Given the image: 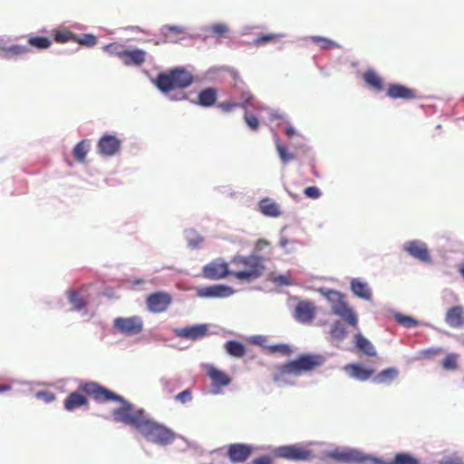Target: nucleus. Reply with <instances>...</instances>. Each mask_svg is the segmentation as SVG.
Instances as JSON below:
<instances>
[{"label": "nucleus", "instance_id": "f257e3e1", "mask_svg": "<svg viewBox=\"0 0 464 464\" xmlns=\"http://www.w3.org/2000/svg\"><path fill=\"white\" fill-rule=\"evenodd\" d=\"M113 420L135 428L144 439L160 447L171 445L178 435L169 428L152 420L142 408L133 403L118 407L112 411Z\"/></svg>", "mask_w": 464, "mask_h": 464}, {"label": "nucleus", "instance_id": "f03ea898", "mask_svg": "<svg viewBox=\"0 0 464 464\" xmlns=\"http://www.w3.org/2000/svg\"><path fill=\"white\" fill-rule=\"evenodd\" d=\"M323 456L343 463H363L370 460L372 464H420L419 459L409 452L396 453L393 459L387 462L378 457L364 454L358 449L349 447L324 451Z\"/></svg>", "mask_w": 464, "mask_h": 464}, {"label": "nucleus", "instance_id": "7ed1b4c3", "mask_svg": "<svg viewBox=\"0 0 464 464\" xmlns=\"http://www.w3.org/2000/svg\"><path fill=\"white\" fill-rule=\"evenodd\" d=\"M194 82L193 74L184 66H176L167 72L157 74L153 84L163 94H168L175 90H185Z\"/></svg>", "mask_w": 464, "mask_h": 464}, {"label": "nucleus", "instance_id": "20e7f679", "mask_svg": "<svg viewBox=\"0 0 464 464\" xmlns=\"http://www.w3.org/2000/svg\"><path fill=\"white\" fill-rule=\"evenodd\" d=\"M325 362V358L321 354L316 353H303L295 359L287 362L280 367V377L277 382L280 385L288 384L284 380L285 375L300 376L304 372H311L314 369L322 366Z\"/></svg>", "mask_w": 464, "mask_h": 464}, {"label": "nucleus", "instance_id": "39448f33", "mask_svg": "<svg viewBox=\"0 0 464 464\" xmlns=\"http://www.w3.org/2000/svg\"><path fill=\"white\" fill-rule=\"evenodd\" d=\"M318 292L326 298L331 306L333 314L341 318L345 324L358 330V315L344 300V295L334 289L319 288Z\"/></svg>", "mask_w": 464, "mask_h": 464}, {"label": "nucleus", "instance_id": "423d86ee", "mask_svg": "<svg viewBox=\"0 0 464 464\" xmlns=\"http://www.w3.org/2000/svg\"><path fill=\"white\" fill-rule=\"evenodd\" d=\"M231 264L244 266L245 269L234 271L233 276L239 281L252 282L261 277L265 271V259L252 253L248 256L237 255L233 256Z\"/></svg>", "mask_w": 464, "mask_h": 464}, {"label": "nucleus", "instance_id": "0eeeda50", "mask_svg": "<svg viewBox=\"0 0 464 464\" xmlns=\"http://www.w3.org/2000/svg\"><path fill=\"white\" fill-rule=\"evenodd\" d=\"M273 453L276 458L292 461H310L315 457L311 450L299 443L276 447Z\"/></svg>", "mask_w": 464, "mask_h": 464}, {"label": "nucleus", "instance_id": "6e6552de", "mask_svg": "<svg viewBox=\"0 0 464 464\" xmlns=\"http://www.w3.org/2000/svg\"><path fill=\"white\" fill-rule=\"evenodd\" d=\"M79 388L86 394L94 395L95 399H98L99 396H102L107 401H112L120 402V407H126V404L130 403V401L123 398L121 395L100 385L95 382H82L80 384Z\"/></svg>", "mask_w": 464, "mask_h": 464}, {"label": "nucleus", "instance_id": "1a4fd4ad", "mask_svg": "<svg viewBox=\"0 0 464 464\" xmlns=\"http://www.w3.org/2000/svg\"><path fill=\"white\" fill-rule=\"evenodd\" d=\"M143 320L138 315L130 317H116L113 321V327L124 335H136L143 330Z\"/></svg>", "mask_w": 464, "mask_h": 464}, {"label": "nucleus", "instance_id": "9d476101", "mask_svg": "<svg viewBox=\"0 0 464 464\" xmlns=\"http://www.w3.org/2000/svg\"><path fill=\"white\" fill-rule=\"evenodd\" d=\"M234 271L228 268L227 263L222 258H216L210 263L205 265L202 268L203 277L209 280H219L227 276H233Z\"/></svg>", "mask_w": 464, "mask_h": 464}, {"label": "nucleus", "instance_id": "9b49d317", "mask_svg": "<svg viewBox=\"0 0 464 464\" xmlns=\"http://www.w3.org/2000/svg\"><path fill=\"white\" fill-rule=\"evenodd\" d=\"M121 148V140L111 133L103 134L97 142V152L103 158L115 156Z\"/></svg>", "mask_w": 464, "mask_h": 464}, {"label": "nucleus", "instance_id": "f8f14e48", "mask_svg": "<svg viewBox=\"0 0 464 464\" xmlns=\"http://www.w3.org/2000/svg\"><path fill=\"white\" fill-rule=\"evenodd\" d=\"M209 328L210 324H196L182 328H175L173 332L179 338L198 341L209 334Z\"/></svg>", "mask_w": 464, "mask_h": 464}, {"label": "nucleus", "instance_id": "ddd939ff", "mask_svg": "<svg viewBox=\"0 0 464 464\" xmlns=\"http://www.w3.org/2000/svg\"><path fill=\"white\" fill-rule=\"evenodd\" d=\"M402 249L411 257L420 262H431V256L430 255L428 246L421 240L413 239L406 241L402 246Z\"/></svg>", "mask_w": 464, "mask_h": 464}, {"label": "nucleus", "instance_id": "4468645a", "mask_svg": "<svg viewBox=\"0 0 464 464\" xmlns=\"http://www.w3.org/2000/svg\"><path fill=\"white\" fill-rule=\"evenodd\" d=\"M196 293L200 298H227L235 294V290L229 285L218 284L198 287Z\"/></svg>", "mask_w": 464, "mask_h": 464}, {"label": "nucleus", "instance_id": "2eb2a0df", "mask_svg": "<svg viewBox=\"0 0 464 464\" xmlns=\"http://www.w3.org/2000/svg\"><path fill=\"white\" fill-rule=\"evenodd\" d=\"M172 303V297L169 293L159 291L150 294L147 297V307L149 311L160 314L165 312Z\"/></svg>", "mask_w": 464, "mask_h": 464}, {"label": "nucleus", "instance_id": "dca6fc26", "mask_svg": "<svg viewBox=\"0 0 464 464\" xmlns=\"http://www.w3.org/2000/svg\"><path fill=\"white\" fill-rule=\"evenodd\" d=\"M253 446L246 443H232L227 446V455L231 462L243 463L252 454Z\"/></svg>", "mask_w": 464, "mask_h": 464}, {"label": "nucleus", "instance_id": "f3484780", "mask_svg": "<svg viewBox=\"0 0 464 464\" xmlns=\"http://www.w3.org/2000/svg\"><path fill=\"white\" fill-rule=\"evenodd\" d=\"M343 370L350 378L359 382L368 381L372 378L374 373L372 368L366 367L360 362L348 363L344 366Z\"/></svg>", "mask_w": 464, "mask_h": 464}, {"label": "nucleus", "instance_id": "a211bd4d", "mask_svg": "<svg viewBox=\"0 0 464 464\" xmlns=\"http://www.w3.org/2000/svg\"><path fill=\"white\" fill-rule=\"evenodd\" d=\"M295 319L301 324H309L315 317V307L309 301H300L295 305Z\"/></svg>", "mask_w": 464, "mask_h": 464}, {"label": "nucleus", "instance_id": "6ab92c4d", "mask_svg": "<svg viewBox=\"0 0 464 464\" xmlns=\"http://www.w3.org/2000/svg\"><path fill=\"white\" fill-rule=\"evenodd\" d=\"M218 101V91L214 87H206L198 93L197 100H190V102L202 108L213 107Z\"/></svg>", "mask_w": 464, "mask_h": 464}, {"label": "nucleus", "instance_id": "aec40b11", "mask_svg": "<svg viewBox=\"0 0 464 464\" xmlns=\"http://www.w3.org/2000/svg\"><path fill=\"white\" fill-rule=\"evenodd\" d=\"M446 324L455 329L464 326V307L461 305H455L450 307L445 315Z\"/></svg>", "mask_w": 464, "mask_h": 464}, {"label": "nucleus", "instance_id": "412c9836", "mask_svg": "<svg viewBox=\"0 0 464 464\" xmlns=\"http://www.w3.org/2000/svg\"><path fill=\"white\" fill-rule=\"evenodd\" d=\"M387 96L392 99L413 100L416 98L414 90L399 83L390 84L387 90Z\"/></svg>", "mask_w": 464, "mask_h": 464}, {"label": "nucleus", "instance_id": "4be33fe9", "mask_svg": "<svg viewBox=\"0 0 464 464\" xmlns=\"http://www.w3.org/2000/svg\"><path fill=\"white\" fill-rule=\"evenodd\" d=\"M400 374L399 370L396 367H388L378 373L373 374L372 382L374 384L380 385H391L395 380L398 379Z\"/></svg>", "mask_w": 464, "mask_h": 464}, {"label": "nucleus", "instance_id": "5701e85b", "mask_svg": "<svg viewBox=\"0 0 464 464\" xmlns=\"http://www.w3.org/2000/svg\"><path fill=\"white\" fill-rule=\"evenodd\" d=\"M353 344L355 349L364 355L371 357L377 355L373 344L361 332L354 334Z\"/></svg>", "mask_w": 464, "mask_h": 464}, {"label": "nucleus", "instance_id": "b1692460", "mask_svg": "<svg viewBox=\"0 0 464 464\" xmlns=\"http://www.w3.org/2000/svg\"><path fill=\"white\" fill-rule=\"evenodd\" d=\"M146 57V52L142 49H125L123 52L122 63L126 66H140L144 63Z\"/></svg>", "mask_w": 464, "mask_h": 464}, {"label": "nucleus", "instance_id": "393cba45", "mask_svg": "<svg viewBox=\"0 0 464 464\" xmlns=\"http://www.w3.org/2000/svg\"><path fill=\"white\" fill-rule=\"evenodd\" d=\"M31 51L28 45L13 44L7 47H0V58L11 60L19 56H23Z\"/></svg>", "mask_w": 464, "mask_h": 464}, {"label": "nucleus", "instance_id": "a878e982", "mask_svg": "<svg viewBox=\"0 0 464 464\" xmlns=\"http://www.w3.org/2000/svg\"><path fill=\"white\" fill-rule=\"evenodd\" d=\"M351 290L358 298L363 300H370L372 298V294L368 283L362 281L360 278H353L351 280Z\"/></svg>", "mask_w": 464, "mask_h": 464}, {"label": "nucleus", "instance_id": "bb28decb", "mask_svg": "<svg viewBox=\"0 0 464 464\" xmlns=\"http://www.w3.org/2000/svg\"><path fill=\"white\" fill-rule=\"evenodd\" d=\"M88 403V400L85 395L79 392H71L64 400V409L68 411H72L76 408L84 406Z\"/></svg>", "mask_w": 464, "mask_h": 464}, {"label": "nucleus", "instance_id": "cd10ccee", "mask_svg": "<svg viewBox=\"0 0 464 464\" xmlns=\"http://www.w3.org/2000/svg\"><path fill=\"white\" fill-rule=\"evenodd\" d=\"M66 295L69 304L72 305L71 311L81 312L87 306V300L80 295V292L75 289H69L66 291Z\"/></svg>", "mask_w": 464, "mask_h": 464}, {"label": "nucleus", "instance_id": "c85d7f7f", "mask_svg": "<svg viewBox=\"0 0 464 464\" xmlns=\"http://www.w3.org/2000/svg\"><path fill=\"white\" fill-rule=\"evenodd\" d=\"M259 211L266 217L277 218L281 215L279 206L269 198H265L258 202Z\"/></svg>", "mask_w": 464, "mask_h": 464}, {"label": "nucleus", "instance_id": "c756f323", "mask_svg": "<svg viewBox=\"0 0 464 464\" xmlns=\"http://www.w3.org/2000/svg\"><path fill=\"white\" fill-rule=\"evenodd\" d=\"M208 375L212 380L213 386H227L231 382V379L226 372L214 366L208 367Z\"/></svg>", "mask_w": 464, "mask_h": 464}, {"label": "nucleus", "instance_id": "7c9ffc66", "mask_svg": "<svg viewBox=\"0 0 464 464\" xmlns=\"http://www.w3.org/2000/svg\"><path fill=\"white\" fill-rule=\"evenodd\" d=\"M224 349L229 356L236 358L243 357L246 352L245 344L237 340H229L226 342Z\"/></svg>", "mask_w": 464, "mask_h": 464}, {"label": "nucleus", "instance_id": "2f4dec72", "mask_svg": "<svg viewBox=\"0 0 464 464\" xmlns=\"http://www.w3.org/2000/svg\"><path fill=\"white\" fill-rule=\"evenodd\" d=\"M329 334L331 338L337 342H343L348 335V331L340 320L334 321L330 325Z\"/></svg>", "mask_w": 464, "mask_h": 464}, {"label": "nucleus", "instance_id": "473e14b6", "mask_svg": "<svg viewBox=\"0 0 464 464\" xmlns=\"http://www.w3.org/2000/svg\"><path fill=\"white\" fill-rule=\"evenodd\" d=\"M205 33H208L209 34H205V38L208 36H217L218 38H224L227 36V33L229 32V28L225 23H217L210 26H205L201 29Z\"/></svg>", "mask_w": 464, "mask_h": 464}, {"label": "nucleus", "instance_id": "72a5a7b5", "mask_svg": "<svg viewBox=\"0 0 464 464\" xmlns=\"http://www.w3.org/2000/svg\"><path fill=\"white\" fill-rule=\"evenodd\" d=\"M363 80L365 83L373 88L376 91H382L383 89V83L382 79L372 69L367 70L363 73Z\"/></svg>", "mask_w": 464, "mask_h": 464}, {"label": "nucleus", "instance_id": "f704fd0d", "mask_svg": "<svg viewBox=\"0 0 464 464\" xmlns=\"http://www.w3.org/2000/svg\"><path fill=\"white\" fill-rule=\"evenodd\" d=\"M89 150H90V141L87 140H81L74 146V148L72 150L73 158L78 162H81V163L84 162Z\"/></svg>", "mask_w": 464, "mask_h": 464}, {"label": "nucleus", "instance_id": "c9c22d12", "mask_svg": "<svg viewBox=\"0 0 464 464\" xmlns=\"http://www.w3.org/2000/svg\"><path fill=\"white\" fill-rule=\"evenodd\" d=\"M52 44V41L46 36H30L28 39V46L38 50L48 49Z\"/></svg>", "mask_w": 464, "mask_h": 464}, {"label": "nucleus", "instance_id": "e433bc0d", "mask_svg": "<svg viewBox=\"0 0 464 464\" xmlns=\"http://www.w3.org/2000/svg\"><path fill=\"white\" fill-rule=\"evenodd\" d=\"M394 319L399 324L406 328H414L419 325L418 320L411 316L402 314L401 313H395Z\"/></svg>", "mask_w": 464, "mask_h": 464}, {"label": "nucleus", "instance_id": "4c0bfd02", "mask_svg": "<svg viewBox=\"0 0 464 464\" xmlns=\"http://www.w3.org/2000/svg\"><path fill=\"white\" fill-rule=\"evenodd\" d=\"M185 237L188 240V246L191 249L198 248L200 243L203 241V237L193 229L186 230Z\"/></svg>", "mask_w": 464, "mask_h": 464}, {"label": "nucleus", "instance_id": "58836bf2", "mask_svg": "<svg viewBox=\"0 0 464 464\" xmlns=\"http://www.w3.org/2000/svg\"><path fill=\"white\" fill-rule=\"evenodd\" d=\"M285 37V34H260L253 40L252 44L255 46L265 45L275 39Z\"/></svg>", "mask_w": 464, "mask_h": 464}, {"label": "nucleus", "instance_id": "ea45409f", "mask_svg": "<svg viewBox=\"0 0 464 464\" xmlns=\"http://www.w3.org/2000/svg\"><path fill=\"white\" fill-rule=\"evenodd\" d=\"M79 44L86 47H93L98 40L97 37L92 34H82L80 35L76 34L75 41Z\"/></svg>", "mask_w": 464, "mask_h": 464}, {"label": "nucleus", "instance_id": "a19ab883", "mask_svg": "<svg viewBox=\"0 0 464 464\" xmlns=\"http://www.w3.org/2000/svg\"><path fill=\"white\" fill-rule=\"evenodd\" d=\"M53 38L57 43H66L68 41H75L76 34L68 30H56Z\"/></svg>", "mask_w": 464, "mask_h": 464}, {"label": "nucleus", "instance_id": "79ce46f5", "mask_svg": "<svg viewBox=\"0 0 464 464\" xmlns=\"http://www.w3.org/2000/svg\"><path fill=\"white\" fill-rule=\"evenodd\" d=\"M311 40L314 43L319 44L320 47L324 50L339 47L337 43L323 36H312Z\"/></svg>", "mask_w": 464, "mask_h": 464}, {"label": "nucleus", "instance_id": "37998d69", "mask_svg": "<svg viewBox=\"0 0 464 464\" xmlns=\"http://www.w3.org/2000/svg\"><path fill=\"white\" fill-rule=\"evenodd\" d=\"M244 121L247 127L253 131L257 130L260 126L259 120L255 115L248 113L247 111H245Z\"/></svg>", "mask_w": 464, "mask_h": 464}, {"label": "nucleus", "instance_id": "c03bdc74", "mask_svg": "<svg viewBox=\"0 0 464 464\" xmlns=\"http://www.w3.org/2000/svg\"><path fill=\"white\" fill-rule=\"evenodd\" d=\"M276 150L280 160L284 164H287L295 159L294 154L287 151V150L282 144L276 143Z\"/></svg>", "mask_w": 464, "mask_h": 464}, {"label": "nucleus", "instance_id": "a18cd8bd", "mask_svg": "<svg viewBox=\"0 0 464 464\" xmlns=\"http://www.w3.org/2000/svg\"><path fill=\"white\" fill-rule=\"evenodd\" d=\"M268 350L271 353H282L285 355H287L292 352L290 345L286 343L272 344L268 346Z\"/></svg>", "mask_w": 464, "mask_h": 464}, {"label": "nucleus", "instance_id": "49530a36", "mask_svg": "<svg viewBox=\"0 0 464 464\" xmlns=\"http://www.w3.org/2000/svg\"><path fill=\"white\" fill-rule=\"evenodd\" d=\"M103 50L111 55H115L121 59L123 58V52L125 49H122L121 46L116 44H109L103 46Z\"/></svg>", "mask_w": 464, "mask_h": 464}, {"label": "nucleus", "instance_id": "de8ad7c7", "mask_svg": "<svg viewBox=\"0 0 464 464\" xmlns=\"http://www.w3.org/2000/svg\"><path fill=\"white\" fill-rule=\"evenodd\" d=\"M240 99L241 102H238L239 107L243 108L245 111H248L249 108L253 107L251 102L254 99V96L249 92H243Z\"/></svg>", "mask_w": 464, "mask_h": 464}, {"label": "nucleus", "instance_id": "09e8293b", "mask_svg": "<svg viewBox=\"0 0 464 464\" xmlns=\"http://www.w3.org/2000/svg\"><path fill=\"white\" fill-rule=\"evenodd\" d=\"M442 366L446 370H455L457 368V357L455 354H447L442 361Z\"/></svg>", "mask_w": 464, "mask_h": 464}, {"label": "nucleus", "instance_id": "8fccbe9b", "mask_svg": "<svg viewBox=\"0 0 464 464\" xmlns=\"http://www.w3.org/2000/svg\"><path fill=\"white\" fill-rule=\"evenodd\" d=\"M35 397L46 403H50L55 400L54 393L49 391H39L35 393Z\"/></svg>", "mask_w": 464, "mask_h": 464}, {"label": "nucleus", "instance_id": "3c124183", "mask_svg": "<svg viewBox=\"0 0 464 464\" xmlns=\"http://www.w3.org/2000/svg\"><path fill=\"white\" fill-rule=\"evenodd\" d=\"M167 32H171L174 34H182L185 32V28L181 25H170V24H165L160 28V33L164 36L167 35Z\"/></svg>", "mask_w": 464, "mask_h": 464}, {"label": "nucleus", "instance_id": "603ef678", "mask_svg": "<svg viewBox=\"0 0 464 464\" xmlns=\"http://www.w3.org/2000/svg\"><path fill=\"white\" fill-rule=\"evenodd\" d=\"M175 399L181 402L182 404L188 403L192 400V393L189 389H185L182 392H179Z\"/></svg>", "mask_w": 464, "mask_h": 464}, {"label": "nucleus", "instance_id": "864d4df0", "mask_svg": "<svg viewBox=\"0 0 464 464\" xmlns=\"http://www.w3.org/2000/svg\"><path fill=\"white\" fill-rule=\"evenodd\" d=\"M304 194L306 198L316 199L321 196V190L315 186H310L304 188Z\"/></svg>", "mask_w": 464, "mask_h": 464}, {"label": "nucleus", "instance_id": "5fc2aeb1", "mask_svg": "<svg viewBox=\"0 0 464 464\" xmlns=\"http://www.w3.org/2000/svg\"><path fill=\"white\" fill-rule=\"evenodd\" d=\"M167 96V98L169 100V101H172V102H179V101H187L188 100V97L187 95L186 92H177L175 93H171V92L168 94H165Z\"/></svg>", "mask_w": 464, "mask_h": 464}, {"label": "nucleus", "instance_id": "6e6d98bb", "mask_svg": "<svg viewBox=\"0 0 464 464\" xmlns=\"http://www.w3.org/2000/svg\"><path fill=\"white\" fill-rule=\"evenodd\" d=\"M273 283L277 285H292L294 283L285 276V275H278L273 278Z\"/></svg>", "mask_w": 464, "mask_h": 464}, {"label": "nucleus", "instance_id": "4d7b16f0", "mask_svg": "<svg viewBox=\"0 0 464 464\" xmlns=\"http://www.w3.org/2000/svg\"><path fill=\"white\" fill-rule=\"evenodd\" d=\"M218 107L223 111V112H230L235 108L239 107V103L237 102H222L218 103Z\"/></svg>", "mask_w": 464, "mask_h": 464}, {"label": "nucleus", "instance_id": "13d9d810", "mask_svg": "<svg viewBox=\"0 0 464 464\" xmlns=\"http://www.w3.org/2000/svg\"><path fill=\"white\" fill-rule=\"evenodd\" d=\"M440 464H463V460L459 457H447L442 459Z\"/></svg>", "mask_w": 464, "mask_h": 464}, {"label": "nucleus", "instance_id": "bf43d9fd", "mask_svg": "<svg viewBox=\"0 0 464 464\" xmlns=\"http://www.w3.org/2000/svg\"><path fill=\"white\" fill-rule=\"evenodd\" d=\"M249 341L256 345L264 346L266 337L264 335H253L249 338Z\"/></svg>", "mask_w": 464, "mask_h": 464}, {"label": "nucleus", "instance_id": "052dcab7", "mask_svg": "<svg viewBox=\"0 0 464 464\" xmlns=\"http://www.w3.org/2000/svg\"><path fill=\"white\" fill-rule=\"evenodd\" d=\"M252 464H272V459L268 455H263L254 459Z\"/></svg>", "mask_w": 464, "mask_h": 464}, {"label": "nucleus", "instance_id": "680f3d73", "mask_svg": "<svg viewBox=\"0 0 464 464\" xmlns=\"http://www.w3.org/2000/svg\"><path fill=\"white\" fill-rule=\"evenodd\" d=\"M268 246H269V243L266 240L259 239V240H257V242L256 244L254 253L256 254V252L262 251L265 249V247H266Z\"/></svg>", "mask_w": 464, "mask_h": 464}, {"label": "nucleus", "instance_id": "e2e57ef3", "mask_svg": "<svg viewBox=\"0 0 464 464\" xmlns=\"http://www.w3.org/2000/svg\"><path fill=\"white\" fill-rule=\"evenodd\" d=\"M294 243H295L294 241H293V242H291V241H289V240H288L286 237H280V240H279V245H280V246H281L282 248H284V249H285V251L286 253H290V252L293 250V249H288V248H287V246H288L289 244H294Z\"/></svg>", "mask_w": 464, "mask_h": 464}, {"label": "nucleus", "instance_id": "0e129e2a", "mask_svg": "<svg viewBox=\"0 0 464 464\" xmlns=\"http://www.w3.org/2000/svg\"><path fill=\"white\" fill-rule=\"evenodd\" d=\"M271 120H278V119H284V115L281 114L278 111H273L270 113Z\"/></svg>", "mask_w": 464, "mask_h": 464}, {"label": "nucleus", "instance_id": "69168bd1", "mask_svg": "<svg viewBox=\"0 0 464 464\" xmlns=\"http://www.w3.org/2000/svg\"><path fill=\"white\" fill-rule=\"evenodd\" d=\"M295 133V130L293 126L289 125L285 128V134L288 137H292Z\"/></svg>", "mask_w": 464, "mask_h": 464}, {"label": "nucleus", "instance_id": "338daca9", "mask_svg": "<svg viewBox=\"0 0 464 464\" xmlns=\"http://www.w3.org/2000/svg\"><path fill=\"white\" fill-rule=\"evenodd\" d=\"M11 389L10 385H1L0 386V392H4L6 391H9Z\"/></svg>", "mask_w": 464, "mask_h": 464}, {"label": "nucleus", "instance_id": "774afa93", "mask_svg": "<svg viewBox=\"0 0 464 464\" xmlns=\"http://www.w3.org/2000/svg\"><path fill=\"white\" fill-rule=\"evenodd\" d=\"M459 273H460V275L462 276V277L464 278V266H462L459 268Z\"/></svg>", "mask_w": 464, "mask_h": 464}]
</instances>
